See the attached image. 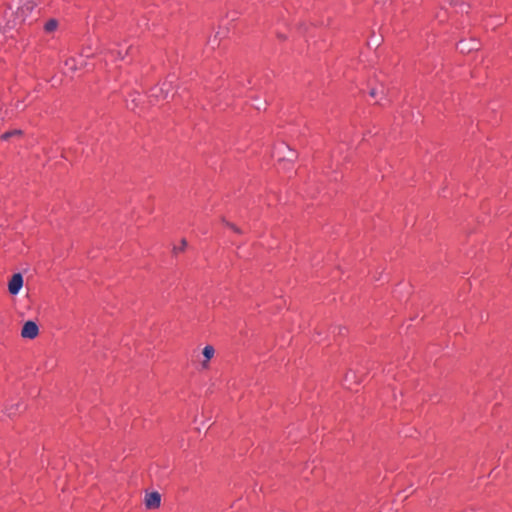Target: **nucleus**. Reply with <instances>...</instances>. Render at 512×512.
<instances>
[{"mask_svg": "<svg viewBox=\"0 0 512 512\" xmlns=\"http://www.w3.org/2000/svg\"><path fill=\"white\" fill-rule=\"evenodd\" d=\"M38 333H39V328L34 321L25 322L22 327V330H21V336L23 338H27V339L36 338Z\"/></svg>", "mask_w": 512, "mask_h": 512, "instance_id": "nucleus-1", "label": "nucleus"}, {"mask_svg": "<svg viewBox=\"0 0 512 512\" xmlns=\"http://www.w3.org/2000/svg\"><path fill=\"white\" fill-rule=\"evenodd\" d=\"M23 286V276L21 273H15L8 283V291L12 295H17Z\"/></svg>", "mask_w": 512, "mask_h": 512, "instance_id": "nucleus-2", "label": "nucleus"}, {"mask_svg": "<svg viewBox=\"0 0 512 512\" xmlns=\"http://www.w3.org/2000/svg\"><path fill=\"white\" fill-rule=\"evenodd\" d=\"M145 506L148 509H156L161 504V496L158 492H151L145 496Z\"/></svg>", "mask_w": 512, "mask_h": 512, "instance_id": "nucleus-3", "label": "nucleus"}, {"mask_svg": "<svg viewBox=\"0 0 512 512\" xmlns=\"http://www.w3.org/2000/svg\"><path fill=\"white\" fill-rule=\"evenodd\" d=\"M203 356L205 358V360L202 362V367L203 368H208V362L211 358H213L214 354H215V349L213 346L211 345H206L204 348H203Z\"/></svg>", "mask_w": 512, "mask_h": 512, "instance_id": "nucleus-4", "label": "nucleus"}, {"mask_svg": "<svg viewBox=\"0 0 512 512\" xmlns=\"http://www.w3.org/2000/svg\"><path fill=\"white\" fill-rule=\"evenodd\" d=\"M21 134H22L21 130L15 129V130H12V131L2 134L1 139L8 140L9 138H11L13 136H20Z\"/></svg>", "mask_w": 512, "mask_h": 512, "instance_id": "nucleus-5", "label": "nucleus"}, {"mask_svg": "<svg viewBox=\"0 0 512 512\" xmlns=\"http://www.w3.org/2000/svg\"><path fill=\"white\" fill-rule=\"evenodd\" d=\"M58 26V23L56 20L51 19L45 24V31L46 32H53Z\"/></svg>", "mask_w": 512, "mask_h": 512, "instance_id": "nucleus-6", "label": "nucleus"}, {"mask_svg": "<svg viewBox=\"0 0 512 512\" xmlns=\"http://www.w3.org/2000/svg\"><path fill=\"white\" fill-rule=\"evenodd\" d=\"M187 246V241L185 239H182L181 242H180V246L177 247L175 246L174 247V252L177 253L179 251H183Z\"/></svg>", "mask_w": 512, "mask_h": 512, "instance_id": "nucleus-7", "label": "nucleus"}, {"mask_svg": "<svg viewBox=\"0 0 512 512\" xmlns=\"http://www.w3.org/2000/svg\"><path fill=\"white\" fill-rule=\"evenodd\" d=\"M74 59H69L65 62V65L68 67V69L74 71L75 70V64H74Z\"/></svg>", "mask_w": 512, "mask_h": 512, "instance_id": "nucleus-8", "label": "nucleus"}, {"mask_svg": "<svg viewBox=\"0 0 512 512\" xmlns=\"http://www.w3.org/2000/svg\"><path fill=\"white\" fill-rule=\"evenodd\" d=\"M380 93H381V94H383V93H384L383 88L381 89ZM378 94H379V91H378L376 88H373V89H371V90H370V95H371L372 97H376Z\"/></svg>", "mask_w": 512, "mask_h": 512, "instance_id": "nucleus-9", "label": "nucleus"}, {"mask_svg": "<svg viewBox=\"0 0 512 512\" xmlns=\"http://www.w3.org/2000/svg\"><path fill=\"white\" fill-rule=\"evenodd\" d=\"M231 229H233L236 233H241L240 229L237 228L235 225L228 223L227 224Z\"/></svg>", "mask_w": 512, "mask_h": 512, "instance_id": "nucleus-10", "label": "nucleus"}]
</instances>
